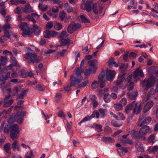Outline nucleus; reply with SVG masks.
<instances>
[{
  "label": "nucleus",
  "mask_w": 158,
  "mask_h": 158,
  "mask_svg": "<svg viewBox=\"0 0 158 158\" xmlns=\"http://www.w3.org/2000/svg\"><path fill=\"white\" fill-rule=\"evenodd\" d=\"M83 70L80 68L77 67L76 69L75 73L70 76V87L75 86L76 84H79L83 80L81 74Z\"/></svg>",
  "instance_id": "f257e3e1"
},
{
  "label": "nucleus",
  "mask_w": 158,
  "mask_h": 158,
  "mask_svg": "<svg viewBox=\"0 0 158 158\" xmlns=\"http://www.w3.org/2000/svg\"><path fill=\"white\" fill-rule=\"evenodd\" d=\"M9 129L10 131V136L13 140L17 139L19 137V132L18 125H12L10 127Z\"/></svg>",
  "instance_id": "f03ea898"
},
{
  "label": "nucleus",
  "mask_w": 158,
  "mask_h": 158,
  "mask_svg": "<svg viewBox=\"0 0 158 158\" xmlns=\"http://www.w3.org/2000/svg\"><path fill=\"white\" fill-rule=\"evenodd\" d=\"M24 57L32 63H38L40 61V57L37 56L36 53H28L24 55Z\"/></svg>",
  "instance_id": "7ed1b4c3"
},
{
  "label": "nucleus",
  "mask_w": 158,
  "mask_h": 158,
  "mask_svg": "<svg viewBox=\"0 0 158 158\" xmlns=\"http://www.w3.org/2000/svg\"><path fill=\"white\" fill-rule=\"evenodd\" d=\"M132 75H129L124 80V84H123L121 86L122 89H124L127 86H128V90L130 91L133 89L134 87V84L131 81Z\"/></svg>",
  "instance_id": "20e7f679"
},
{
  "label": "nucleus",
  "mask_w": 158,
  "mask_h": 158,
  "mask_svg": "<svg viewBox=\"0 0 158 158\" xmlns=\"http://www.w3.org/2000/svg\"><path fill=\"white\" fill-rule=\"evenodd\" d=\"M155 81L154 78L153 77H150L147 81H146L145 80H141L140 84L143 86L145 85V89L147 90L154 85Z\"/></svg>",
  "instance_id": "39448f33"
},
{
  "label": "nucleus",
  "mask_w": 158,
  "mask_h": 158,
  "mask_svg": "<svg viewBox=\"0 0 158 158\" xmlns=\"http://www.w3.org/2000/svg\"><path fill=\"white\" fill-rule=\"evenodd\" d=\"M109 90L108 88H104L103 89H100L97 94V96L99 98L102 97L104 96L103 99L105 102L106 103L109 102V98L108 97L109 94L107 93Z\"/></svg>",
  "instance_id": "423d86ee"
},
{
  "label": "nucleus",
  "mask_w": 158,
  "mask_h": 158,
  "mask_svg": "<svg viewBox=\"0 0 158 158\" xmlns=\"http://www.w3.org/2000/svg\"><path fill=\"white\" fill-rule=\"evenodd\" d=\"M130 104L133 109V114L137 115L140 113L141 110L140 103L136 101H134Z\"/></svg>",
  "instance_id": "0eeeda50"
},
{
  "label": "nucleus",
  "mask_w": 158,
  "mask_h": 158,
  "mask_svg": "<svg viewBox=\"0 0 158 158\" xmlns=\"http://www.w3.org/2000/svg\"><path fill=\"white\" fill-rule=\"evenodd\" d=\"M19 27L23 31V33L22 35L25 37H26V35H30L31 34L30 31L27 27V23H22L19 26Z\"/></svg>",
  "instance_id": "6e6552de"
},
{
  "label": "nucleus",
  "mask_w": 158,
  "mask_h": 158,
  "mask_svg": "<svg viewBox=\"0 0 158 158\" xmlns=\"http://www.w3.org/2000/svg\"><path fill=\"white\" fill-rule=\"evenodd\" d=\"M10 61L11 64L9 66H8L6 69L5 68L1 70L2 72H4L6 71L7 69H11L14 66H19L18 64L16 59L14 56L13 55H12V56L10 57Z\"/></svg>",
  "instance_id": "1a4fd4ad"
},
{
  "label": "nucleus",
  "mask_w": 158,
  "mask_h": 158,
  "mask_svg": "<svg viewBox=\"0 0 158 158\" xmlns=\"http://www.w3.org/2000/svg\"><path fill=\"white\" fill-rule=\"evenodd\" d=\"M88 64L89 69L92 70V72L96 73L97 69V66L98 64V61L96 59L89 60L88 62Z\"/></svg>",
  "instance_id": "9d476101"
},
{
  "label": "nucleus",
  "mask_w": 158,
  "mask_h": 158,
  "mask_svg": "<svg viewBox=\"0 0 158 158\" xmlns=\"http://www.w3.org/2000/svg\"><path fill=\"white\" fill-rule=\"evenodd\" d=\"M81 27V25L79 24L71 23L68 27L67 31L69 33H72L74 31L78 29Z\"/></svg>",
  "instance_id": "9b49d317"
},
{
  "label": "nucleus",
  "mask_w": 158,
  "mask_h": 158,
  "mask_svg": "<svg viewBox=\"0 0 158 158\" xmlns=\"http://www.w3.org/2000/svg\"><path fill=\"white\" fill-rule=\"evenodd\" d=\"M26 112L20 111L17 112L15 115V120L19 123H21L23 120V116L25 114Z\"/></svg>",
  "instance_id": "f8f14e48"
},
{
  "label": "nucleus",
  "mask_w": 158,
  "mask_h": 158,
  "mask_svg": "<svg viewBox=\"0 0 158 158\" xmlns=\"http://www.w3.org/2000/svg\"><path fill=\"white\" fill-rule=\"evenodd\" d=\"M81 6L82 9L86 10L88 12H89L92 10L91 2L87 1L85 3L82 4Z\"/></svg>",
  "instance_id": "ddd939ff"
},
{
  "label": "nucleus",
  "mask_w": 158,
  "mask_h": 158,
  "mask_svg": "<svg viewBox=\"0 0 158 158\" xmlns=\"http://www.w3.org/2000/svg\"><path fill=\"white\" fill-rule=\"evenodd\" d=\"M11 95H9L4 99V107H8L10 106L13 102V100L12 99H9Z\"/></svg>",
  "instance_id": "4468645a"
},
{
  "label": "nucleus",
  "mask_w": 158,
  "mask_h": 158,
  "mask_svg": "<svg viewBox=\"0 0 158 158\" xmlns=\"http://www.w3.org/2000/svg\"><path fill=\"white\" fill-rule=\"evenodd\" d=\"M144 76L142 70L139 68H137L134 71L133 77L136 78L138 77H143Z\"/></svg>",
  "instance_id": "2eb2a0df"
},
{
  "label": "nucleus",
  "mask_w": 158,
  "mask_h": 158,
  "mask_svg": "<svg viewBox=\"0 0 158 158\" xmlns=\"http://www.w3.org/2000/svg\"><path fill=\"white\" fill-rule=\"evenodd\" d=\"M154 105V102L150 101L148 102L144 105L143 108V112L144 113L149 111Z\"/></svg>",
  "instance_id": "dca6fc26"
},
{
  "label": "nucleus",
  "mask_w": 158,
  "mask_h": 158,
  "mask_svg": "<svg viewBox=\"0 0 158 158\" xmlns=\"http://www.w3.org/2000/svg\"><path fill=\"white\" fill-rule=\"evenodd\" d=\"M149 131V127L147 126H145L140 128L139 131L140 134L142 137L144 136V135L148 133Z\"/></svg>",
  "instance_id": "f3484780"
},
{
  "label": "nucleus",
  "mask_w": 158,
  "mask_h": 158,
  "mask_svg": "<svg viewBox=\"0 0 158 158\" xmlns=\"http://www.w3.org/2000/svg\"><path fill=\"white\" fill-rule=\"evenodd\" d=\"M103 8L102 6H98L97 4H94L93 5V10L94 13L96 14L101 13Z\"/></svg>",
  "instance_id": "a211bd4d"
},
{
  "label": "nucleus",
  "mask_w": 158,
  "mask_h": 158,
  "mask_svg": "<svg viewBox=\"0 0 158 158\" xmlns=\"http://www.w3.org/2000/svg\"><path fill=\"white\" fill-rule=\"evenodd\" d=\"M12 143V145L13 150L15 151L16 150L18 151H20L21 150V148L18 141L16 140H15Z\"/></svg>",
  "instance_id": "6ab92c4d"
},
{
  "label": "nucleus",
  "mask_w": 158,
  "mask_h": 158,
  "mask_svg": "<svg viewBox=\"0 0 158 158\" xmlns=\"http://www.w3.org/2000/svg\"><path fill=\"white\" fill-rule=\"evenodd\" d=\"M152 121V118L150 117H146L143 121L140 123L139 121L138 123V125L140 127H142L144 124H148L150 123Z\"/></svg>",
  "instance_id": "aec40b11"
},
{
  "label": "nucleus",
  "mask_w": 158,
  "mask_h": 158,
  "mask_svg": "<svg viewBox=\"0 0 158 158\" xmlns=\"http://www.w3.org/2000/svg\"><path fill=\"white\" fill-rule=\"evenodd\" d=\"M129 133H130L131 135V136L134 138L138 139L140 137L142 138L139 131L138 132L133 130L129 131Z\"/></svg>",
  "instance_id": "412c9836"
},
{
  "label": "nucleus",
  "mask_w": 158,
  "mask_h": 158,
  "mask_svg": "<svg viewBox=\"0 0 158 158\" xmlns=\"http://www.w3.org/2000/svg\"><path fill=\"white\" fill-rule=\"evenodd\" d=\"M95 116V114L94 113V112H93V114L91 115L90 116H89L88 115L86 116L85 118H84L82 120L78 123V124L79 125H81L82 123L90 120L91 118H94Z\"/></svg>",
  "instance_id": "4be33fe9"
},
{
  "label": "nucleus",
  "mask_w": 158,
  "mask_h": 158,
  "mask_svg": "<svg viewBox=\"0 0 158 158\" xmlns=\"http://www.w3.org/2000/svg\"><path fill=\"white\" fill-rule=\"evenodd\" d=\"M4 127V133H8L9 131V129H8V126L6 125V123L4 122H2L0 127V131H1Z\"/></svg>",
  "instance_id": "5701e85b"
},
{
  "label": "nucleus",
  "mask_w": 158,
  "mask_h": 158,
  "mask_svg": "<svg viewBox=\"0 0 158 158\" xmlns=\"http://www.w3.org/2000/svg\"><path fill=\"white\" fill-rule=\"evenodd\" d=\"M22 10L25 13H28L32 11L31 8L29 4L26 5L24 7H22Z\"/></svg>",
  "instance_id": "b1692460"
},
{
  "label": "nucleus",
  "mask_w": 158,
  "mask_h": 158,
  "mask_svg": "<svg viewBox=\"0 0 158 158\" xmlns=\"http://www.w3.org/2000/svg\"><path fill=\"white\" fill-rule=\"evenodd\" d=\"M28 90L27 89H25L22 91L20 94L17 97V99H23L27 95Z\"/></svg>",
  "instance_id": "393cba45"
},
{
  "label": "nucleus",
  "mask_w": 158,
  "mask_h": 158,
  "mask_svg": "<svg viewBox=\"0 0 158 158\" xmlns=\"http://www.w3.org/2000/svg\"><path fill=\"white\" fill-rule=\"evenodd\" d=\"M116 74L115 71L109 69V81H113Z\"/></svg>",
  "instance_id": "a878e982"
},
{
  "label": "nucleus",
  "mask_w": 158,
  "mask_h": 158,
  "mask_svg": "<svg viewBox=\"0 0 158 158\" xmlns=\"http://www.w3.org/2000/svg\"><path fill=\"white\" fill-rule=\"evenodd\" d=\"M99 86V83L98 81L94 80L91 83V88L92 90L96 89Z\"/></svg>",
  "instance_id": "bb28decb"
},
{
  "label": "nucleus",
  "mask_w": 158,
  "mask_h": 158,
  "mask_svg": "<svg viewBox=\"0 0 158 158\" xmlns=\"http://www.w3.org/2000/svg\"><path fill=\"white\" fill-rule=\"evenodd\" d=\"M138 92L136 91L134 92L133 94H131L128 93L127 94V95L131 99L134 100L136 98V97L138 95Z\"/></svg>",
  "instance_id": "cd10ccee"
},
{
  "label": "nucleus",
  "mask_w": 158,
  "mask_h": 158,
  "mask_svg": "<svg viewBox=\"0 0 158 158\" xmlns=\"http://www.w3.org/2000/svg\"><path fill=\"white\" fill-rule=\"evenodd\" d=\"M114 58L112 57L109 59V67H112L114 64L115 67H118V65L117 64L116 62L114 61Z\"/></svg>",
  "instance_id": "c85d7f7f"
},
{
  "label": "nucleus",
  "mask_w": 158,
  "mask_h": 158,
  "mask_svg": "<svg viewBox=\"0 0 158 158\" xmlns=\"http://www.w3.org/2000/svg\"><path fill=\"white\" fill-rule=\"evenodd\" d=\"M7 61V59L6 56H2L0 58V62L1 65H4L6 63Z\"/></svg>",
  "instance_id": "c756f323"
},
{
  "label": "nucleus",
  "mask_w": 158,
  "mask_h": 158,
  "mask_svg": "<svg viewBox=\"0 0 158 158\" xmlns=\"http://www.w3.org/2000/svg\"><path fill=\"white\" fill-rule=\"evenodd\" d=\"M60 43L62 46L66 45H69V43H70V40L69 39H61L60 41Z\"/></svg>",
  "instance_id": "7c9ffc66"
},
{
  "label": "nucleus",
  "mask_w": 158,
  "mask_h": 158,
  "mask_svg": "<svg viewBox=\"0 0 158 158\" xmlns=\"http://www.w3.org/2000/svg\"><path fill=\"white\" fill-rule=\"evenodd\" d=\"M33 29L35 34L36 35H38L40 33V29L36 25H34Z\"/></svg>",
  "instance_id": "2f4dec72"
},
{
  "label": "nucleus",
  "mask_w": 158,
  "mask_h": 158,
  "mask_svg": "<svg viewBox=\"0 0 158 158\" xmlns=\"http://www.w3.org/2000/svg\"><path fill=\"white\" fill-rule=\"evenodd\" d=\"M4 148L5 151L7 153H10V144L9 143H7L4 146Z\"/></svg>",
  "instance_id": "473e14b6"
},
{
  "label": "nucleus",
  "mask_w": 158,
  "mask_h": 158,
  "mask_svg": "<svg viewBox=\"0 0 158 158\" xmlns=\"http://www.w3.org/2000/svg\"><path fill=\"white\" fill-rule=\"evenodd\" d=\"M114 108L117 111H119L123 109L122 105L121 104L119 103L114 104Z\"/></svg>",
  "instance_id": "72a5a7b5"
},
{
  "label": "nucleus",
  "mask_w": 158,
  "mask_h": 158,
  "mask_svg": "<svg viewBox=\"0 0 158 158\" xmlns=\"http://www.w3.org/2000/svg\"><path fill=\"white\" fill-rule=\"evenodd\" d=\"M120 141L124 144L127 143L131 145L133 144L134 143V142L131 140L128 139H121Z\"/></svg>",
  "instance_id": "f704fd0d"
},
{
  "label": "nucleus",
  "mask_w": 158,
  "mask_h": 158,
  "mask_svg": "<svg viewBox=\"0 0 158 158\" xmlns=\"http://www.w3.org/2000/svg\"><path fill=\"white\" fill-rule=\"evenodd\" d=\"M100 114L102 117H104L106 114V112L107 111V110L106 109H103L102 108H100L98 109Z\"/></svg>",
  "instance_id": "c9c22d12"
},
{
  "label": "nucleus",
  "mask_w": 158,
  "mask_h": 158,
  "mask_svg": "<svg viewBox=\"0 0 158 158\" xmlns=\"http://www.w3.org/2000/svg\"><path fill=\"white\" fill-rule=\"evenodd\" d=\"M19 73L21 77L24 78H26L27 77V74L26 72L24 70L20 71Z\"/></svg>",
  "instance_id": "e433bc0d"
},
{
  "label": "nucleus",
  "mask_w": 158,
  "mask_h": 158,
  "mask_svg": "<svg viewBox=\"0 0 158 158\" xmlns=\"http://www.w3.org/2000/svg\"><path fill=\"white\" fill-rule=\"evenodd\" d=\"M155 94L154 89H151L148 94L147 95V99H149L150 98L152 97Z\"/></svg>",
  "instance_id": "4c0bfd02"
},
{
  "label": "nucleus",
  "mask_w": 158,
  "mask_h": 158,
  "mask_svg": "<svg viewBox=\"0 0 158 158\" xmlns=\"http://www.w3.org/2000/svg\"><path fill=\"white\" fill-rule=\"evenodd\" d=\"M80 18L81 22L83 23H88L90 22L89 20L83 15H80Z\"/></svg>",
  "instance_id": "58836bf2"
},
{
  "label": "nucleus",
  "mask_w": 158,
  "mask_h": 158,
  "mask_svg": "<svg viewBox=\"0 0 158 158\" xmlns=\"http://www.w3.org/2000/svg\"><path fill=\"white\" fill-rule=\"evenodd\" d=\"M155 138V135L154 134H151L148 139V142L150 143H153L154 140Z\"/></svg>",
  "instance_id": "ea45409f"
},
{
  "label": "nucleus",
  "mask_w": 158,
  "mask_h": 158,
  "mask_svg": "<svg viewBox=\"0 0 158 158\" xmlns=\"http://www.w3.org/2000/svg\"><path fill=\"white\" fill-rule=\"evenodd\" d=\"M35 89L36 90L40 91H44L45 90L44 88L40 84L36 85Z\"/></svg>",
  "instance_id": "a19ab883"
},
{
  "label": "nucleus",
  "mask_w": 158,
  "mask_h": 158,
  "mask_svg": "<svg viewBox=\"0 0 158 158\" xmlns=\"http://www.w3.org/2000/svg\"><path fill=\"white\" fill-rule=\"evenodd\" d=\"M92 127L94 128L98 132L102 131V126L101 125L95 124Z\"/></svg>",
  "instance_id": "79ce46f5"
},
{
  "label": "nucleus",
  "mask_w": 158,
  "mask_h": 158,
  "mask_svg": "<svg viewBox=\"0 0 158 158\" xmlns=\"http://www.w3.org/2000/svg\"><path fill=\"white\" fill-rule=\"evenodd\" d=\"M105 76V73L104 72H101L98 77V82H101L102 81H104L103 79Z\"/></svg>",
  "instance_id": "37998d69"
},
{
  "label": "nucleus",
  "mask_w": 158,
  "mask_h": 158,
  "mask_svg": "<svg viewBox=\"0 0 158 158\" xmlns=\"http://www.w3.org/2000/svg\"><path fill=\"white\" fill-rule=\"evenodd\" d=\"M64 8L65 10L68 12H70L73 11L72 7L69 6L67 3H65L64 4Z\"/></svg>",
  "instance_id": "c03bdc74"
},
{
  "label": "nucleus",
  "mask_w": 158,
  "mask_h": 158,
  "mask_svg": "<svg viewBox=\"0 0 158 158\" xmlns=\"http://www.w3.org/2000/svg\"><path fill=\"white\" fill-rule=\"evenodd\" d=\"M62 27V24L59 23H56L54 26V28L57 31L60 30L61 29Z\"/></svg>",
  "instance_id": "a18cd8bd"
},
{
  "label": "nucleus",
  "mask_w": 158,
  "mask_h": 158,
  "mask_svg": "<svg viewBox=\"0 0 158 158\" xmlns=\"http://www.w3.org/2000/svg\"><path fill=\"white\" fill-rule=\"evenodd\" d=\"M38 7L40 9L43 11L46 10L48 8V6L47 5H44L43 6L42 3H40L39 4Z\"/></svg>",
  "instance_id": "49530a36"
},
{
  "label": "nucleus",
  "mask_w": 158,
  "mask_h": 158,
  "mask_svg": "<svg viewBox=\"0 0 158 158\" xmlns=\"http://www.w3.org/2000/svg\"><path fill=\"white\" fill-rule=\"evenodd\" d=\"M67 51V50L66 49L63 50L61 51L58 53L55 56V57L57 58L59 56H63L66 52Z\"/></svg>",
  "instance_id": "de8ad7c7"
},
{
  "label": "nucleus",
  "mask_w": 158,
  "mask_h": 158,
  "mask_svg": "<svg viewBox=\"0 0 158 158\" xmlns=\"http://www.w3.org/2000/svg\"><path fill=\"white\" fill-rule=\"evenodd\" d=\"M89 83V81L88 80L85 81L81 83L80 84L78 85V88L84 87H85L86 85Z\"/></svg>",
  "instance_id": "09e8293b"
},
{
  "label": "nucleus",
  "mask_w": 158,
  "mask_h": 158,
  "mask_svg": "<svg viewBox=\"0 0 158 158\" xmlns=\"http://www.w3.org/2000/svg\"><path fill=\"white\" fill-rule=\"evenodd\" d=\"M68 35L69 34L67 33L66 31H63L60 34V36L61 39H63V38H66L68 37Z\"/></svg>",
  "instance_id": "8fccbe9b"
},
{
  "label": "nucleus",
  "mask_w": 158,
  "mask_h": 158,
  "mask_svg": "<svg viewBox=\"0 0 158 158\" xmlns=\"http://www.w3.org/2000/svg\"><path fill=\"white\" fill-rule=\"evenodd\" d=\"M92 70L91 69H88L86 70L84 72V74L86 76H89L90 74L94 73L95 72H93L92 71Z\"/></svg>",
  "instance_id": "3c124183"
},
{
  "label": "nucleus",
  "mask_w": 158,
  "mask_h": 158,
  "mask_svg": "<svg viewBox=\"0 0 158 158\" xmlns=\"http://www.w3.org/2000/svg\"><path fill=\"white\" fill-rule=\"evenodd\" d=\"M44 36L46 38H50L51 37V31L46 30L44 31Z\"/></svg>",
  "instance_id": "603ef678"
},
{
  "label": "nucleus",
  "mask_w": 158,
  "mask_h": 158,
  "mask_svg": "<svg viewBox=\"0 0 158 158\" xmlns=\"http://www.w3.org/2000/svg\"><path fill=\"white\" fill-rule=\"evenodd\" d=\"M132 109L131 104H129L126 107L125 110L127 113L128 114L130 113Z\"/></svg>",
  "instance_id": "864d4df0"
},
{
  "label": "nucleus",
  "mask_w": 158,
  "mask_h": 158,
  "mask_svg": "<svg viewBox=\"0 0 158 158\" xmlns=\"http://www.w3.org/2000/svg\"><path fill=\"white\" fill-rule=\"evenodd\" d=\"M33 155L32 152L31 151H30L27 152L24 158H33Z\"/></svg>",
  "instance_id": "5fc2aeb1"
},
{
  "label": "nucleus",
  "mask_w": 158,
  "mask_h": 158,
  "mask_svg": "<svg viewBox=\"0 0 158 158\" xmlns=\"http://www.w3.org/2000/svg\"><path fill=\"white\" fill-rule=\"evenodd\" d=\"M65 17V13L64 11L60 12L59 15V17L61 21H63Z\"/></svg>",
  "instance_id": "6e6d98bb"
},
{
  "label": "nucleus",
  "mask_w": 158,
  "mask_h": 158,
  "mask_svg": "<svg viewBox=\"0 0 158 158\" xmlns=\"http://www.w3.org/2000/svg\"><path fill=\"white\" fill-rule=\"evenodd\" d=\"M11 28L10 25L8 23H6L5 25H4L2 29L4 31H7L6 30L10 28Z\"/></svg>",
  "instance_id": "4d7b16f0"
},
{
  "label": "nucleus",
  "mask_w": 158,
  "mask_h": 158,
  "mask_svg": "<svg viewBox=\"0 0 158 158\" xmlns=\"http://www.w3.org/2000/svg\"><path fill=\"white\" fill-rule=\"evenodd\" d=\"M118 118L117 120H124L125 119V117L123 114L121 113L118 112Z\"/></svg>",
  "instance_id": "13d9d810"
},
{
  "label": "nucleus",
  "mask_w": 158,
  "mask_h": 158,
  "mask_svg": "<svg viewBox=\"0 0 158 158\" xmlns=\"http://www.w3.org/2000/svg\"><path fill=\"white\" fill-rule=\"evenodd\" d=\"M126 74V73L123 72L120 73L118 76V78L124 79V80L125 78L124 76Z\"/></svg>",
  "instance_id": "bf43d9fd"
},
{
  "label": "nucleus",
  "mask_w": 158,
  "mask_h": 158,
  "mask_svg": "<svg viewBox=\"0 0 158 158\" xmlns=\"http://www.w3.org/2000/svg\"><path fill=\"white\" fill-rule=\"evenodd\" d=\"M124 80V79L118 78L116 82V84L117 85H120L122 83Z\"/></svg>",
  "instance_id": "052dcab7"
},
{
  "label": "nucleus",
  "mask_w": 158,
  "mask_h": 158,
  "mask_svg": "<svg viewBox=\"0 0 158 158\" xmlns=\"http://www.w3.org/2000/svg\"><path fill=\"white\" fill-rule=\"evenodd\" d=\"M53 26V24L51 22H49L46 25V27L47 29H51Z\"/></svg>",
  "instance_id": "680f3d73"
},
{
  "label": "nucleus",
  "mask_w": 158,
  "mask_h": 158,
  "mask_svg": "<svg viewBox=\"0 0 158 158\" xmlns=\"http://www.w3.org/2000/svg\"><path fill=\"white\" fill-rule=\"evenodd\" d=\"M27 18L28 20L34 23H35L36 22V21L34 19L32 16L30 15H27Z\"/></svg>",
  "instance_id": "e2e57ef3"
},
{
  "label": "nucleus",
  "mask_w": 158,
  "mask_h": 158,
  "mask_svg": "<svg viewBox=\"0 0 158 158\" xmlns=\"http://www.w3.org/2000/svg\"><path fill=\"white\" fill-rule=\"evenodd\" d=\"M120 104H121L122 105L123 104V105L125 106L127 104V100L126 98H122L120 101Z\"/></svg>",
  "instance_id": "0e129e2a"
},
{
  "label": "nucleus",
  "mask_w": 158,
  "mask_h": 158,
  "mask_svg": "<svg viewBox=\"0 0 158 158\" xmlns=\"http://www.w3.org/2000/svg\"><path fill=\"white\" fill-rule=\"evenodd\" d=\"M150 151L152 152H157L158 151V146H154L150 149Z\"/></svg>",
  "instance_id": "69168bd1"
},
{
  "label": "nucleus",
  "mask_w": 158,
  "mask_h": 158,
  "mask_svg": "<svg viewBox=\"0 0 158 158\" xmlns=\"http://www.w3.org/2000/svg\"><path fill=\"white\" fill-rule=\"evenodd\" d=\"M58 116L61 118H65L66 115L62 110H60L58 113Z\"/></svg>",
  "instance_id": "338daca9"
},
{
  "label": "nucleus",
  "mask_w": 158,
  "mask_h": 158,
  "mask_svg": "<svg viewBox=\"0 0 158 158\" xmlns=\"http://www.w3.org/2000/svg\"><path fill=\"white\" fill-rule=\"evenodd\" d=\"M14 12L15 13L20 14L21 13L22 11L20 8L19 7H17L14 10Z\"/></svg>",
  "instance_id": "774afa93"
}]
</instances>
